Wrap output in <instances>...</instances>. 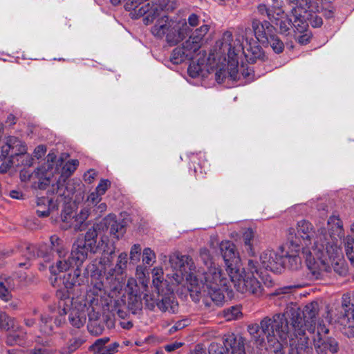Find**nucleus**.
<instances>
[{
	"instance_id": "63",
	"label": "nucleus",
	"mask_w": 354,
	"mask_h": 354,
	"mask_svg": "<svg viewBox=\"0 0 354 354\" xmlns=\"http://www.w3.org/2000/svg\"><path fill=\"white\" fill-rule=\"evenodd\" d=\"M347 319L346 324L348 327H354V308H349L345 313L343 319Z\"/></svg>"
},
{
	"instance_id": "55",
	"label": "nucleus",
	"mask_w": 354,
	"mask_h": 354,
	"mask_svg": "<svg viewBox=\"0 0 354 354\" xmlns=\"http://www.w3.org/2000/svg\"><path fill=\"white\" fill-rule=\"evenodd\" d=\"M156 259L155 252L149 248H146L143 250L142 261L144 263L151 265Z\"/></svg>"
},
{
	"instance_id": "33",
	"label": "nucleus",
	"mask_w": 354,
	"mask_h": 354,
	"mask_svg": "<svg viewBox=\"0 0 354 354\" xmlns=\"http://www.w3.org/2000/svg\"><path fill=\"white\" fill-rule=\"evenodd\" d=\"M84 342V340L80 337H74L70 339L66 346H63L59 351L60 354H73Z\"/></svg>"
},
{
	"instance_id": "21",
	"label": "nucleus",
	"mask_w": 354,
	"mask_h": 354,
	"mask_svg": "<svg viewBox=\"0 0 354 354\" xmlns=\"http://www.w3.org/2000/svg\"><path fill=\"white\" fill-rule=\"evenodd\" d=\"M337 248L339 249V252L335 257H333L330 259L328 262V269L326 272L323 273L322 277H316V275L314 274L313 270H310L312 276L315 279H321L327 277L329 273L331 272L332 270H334L335 272L337 273L339 275H345L347 272V268L344 263V261L341 258L342 251L340 248L337 245Z\"/></svg>"
},
{
	"instance_id": "20",
	"label": "nucleus",
	"mask_w": 354,
	"mask_h": 354,
	"mask_svg": "<svg viewBox=\"0 0 354 354\" xmlns=\"http://www.w3.org/2000/svg\"><path fill=\"white\" fill-rule=\"evenodd\" d=\"M196 53L197 52L185 41L181 46H178L172 50L170 61L174 64H180L186 60L193 59Z\"/></svg>"
},
{
	"instance_id": "15",
	"label": "nucleus",
	"mask_w": 354,
	"mask_h": 354,
	"mask_svg": "<svg viewBox=\"0 0 354 354\" xmlns=\"http://www.w3.org/2000/svg\"><path fill=\"white\" fill-rule=\"evenodd\" d=\"M220 251L225 263L228 274L232 271L238 270L237 265L240 259L234 244L229 241H222L220 243Z\"/></svg>"
},
{
	"instance_id": "41",
	"label": "nucleus",
	"mask_w": 354,
	"mask_h": 354,
	"mask_svg": "<svg viewBox=\"0 0 354 354\" xmlns=\"http://www.w3.org/2000/svg\"><path fill=\"white\" fill-rule=\"evenodd\" d=\"M329 230L339 236L342 233V223L338 216H331L328 220Z\"/></svg>"
},
{
	"instance_id": "22",
	"label": "nucleus",
	"mask_w": 354,
	"mask_h": 354,
	"mask_svg": "<svg viewBox=\"0 0 354 354\" xmlns=\"http://www.w3.org/2000/svg\"><path fill=\"white\" fill-rule=\"evenodd\" d=\"M195 57H198L196 60L194 58L192 60L187 71L192 77H197L199 76L204 77L205 73L204 70L207 68L206 65V53L205 51L198 52Z\"/></svg>"
},
{
	"instance_id": "18",
	"label": "nucleus",
	"mask_w": 354,
	"mask_h": 354,
	"mask_svg": "<svg viewBox=\"0 0 354 354\" xmlns=\"http://www.w3.org/2000/svg\"><path fill=\"white\" fill-rule=\"evenodd\" d=\"M252 27L256 38L262 44H266L274 35V27L267 21L261 22L254 19L252 21Z\"/></svg>"
},
{
	"instance_id": "11",
	"label": "nucleus",
	"mask_w": 354,
	"mask_h": 354,
	"mask_svg": "<svg viewBox=\"0 0 354 354\" xmlns=\"http://www.w3.org/2000/svg\"><path fill=\"white\" fill-rule=\"evenodd\" d=\"M53 175V171H48L46 166H41L31 173L26 169L21 170L20 179L29 183L32 189L44 190L50 185Z\"/></svg>"
},
{
	"instance_id": "19",
	"label": "nucleus",
	"mask_w": 354,
	"mask_h": 354,
	"mask_svg": "<svg viewBox=\"0 0 354 354\" xmlns=\"http://www.w3.org/2000/svg\"><path fill=\"white\" fill-rule=\"evenodd\" d=\"M313 344L317 354H327L328 352L335 354L339 351V344L332 337H313Z\"/></svg>"
},
{
	"instance_id": "44",
	"label": "nucleus",
	"mask_w": 354,
	"mask_h": 354,
	"mask_svg": "<svg viewBox=\"0 0 354 354\" xmlns=\"http://www.w3.org/2000/svg\"><path fill=\"white\" fill-rule=\"evenodd\" d=\"M254 237V232L252 228H248L243 233V239L248 252L254 254L252 250V241Z\"/></svg>"
},
{
	"instance_id": "47",
	"label": "nucleus",
	"mask_w": 354,
	"mask_h": 354,
	"mask_svg": "<svg viewBox=\"0 0 354 354\" xmlns=\"http://www.w3.org/2000/svg\"><path fill=\"white\" fill-rule=\"evenodd\" d=\"M162 281L163 272L162 268H154L152 271V283L158 292H159V288Z\"/></svg>"
},
{
	"instance_id": "9",
	"label": "nucleus",
	"mask_w": 354,
	"mask_h": 354,
	"mask_svg": "<svg viewBox=\"0 0 354 354\" xmlns=\"http://www.w3.org/2000/svg\"><path fill=\"white\" fill-rule=\"evenodd\" d=\"M301 241L292 230L290 231L288 237V242L285 246L281 247L283 249V267L292 270H298L301 266V257L298 255Z\"/></svg>"
},
{
	"instance_id": "30",
	"label": "nucleus",
	"mask_w": 354,
	"mask_h": 354,
	"mask_svg": "<svg viewBox=\"0 0 354 354\" xmlns=\"http://www.w3.org/2000/svg\"><path fill=\"white\" fill-rule=\"evenodd\" d=\"M158 308L162 312L174 313L178 310V302L173 296L162 297L158 301Z\"/></svg>"
},
{
	"instance_id": "25",
	"label": "nucleus",
	"mask_w": 354,
	"mask_h": 354,
	"mask_svg": "<svg viewBox=\"0 0 354 354\" xmlns=\"http://www.w3.org/2000/svg\"><path fill=\"white\" fill-rule=\"evenodd\" d=\"M88 252L84 245L78 239L73 243L71 255L68 257L70 261L74 266L79 267L87 259Z\"/></svg>"
},
{
	"instance_id": "60",
	"label": "nucleus",
	"mask_w": 354,
	"mask_h": 354,
	"mask_svg": "<svg viewBox=\"0 0 354 354\" xmlns=\"http://www.w3.org/2000/svg\"><path fill=\"white\" fill-rule=\"evenodd\" d=\"M141 248L139 244H134L130 251V259L133 261H138L140 259Z\"/></svg>"
},
{
	"instance_id": "1",
	"label": "nucleus",
	"mask_w": 354,
	"mask_h": 354,
	"mask_svg": "<svg viewBox=\"0 0 354 354\" xmlns=\"http://www.w3.org/2000/svg\"><path fill=\"white\" fill-rule=\"evenodd\" d=\"M199 257L207 267V271L201 269L196 271L193 259L188 255L180 252L170 254L166 264L167 277L173 285L186 286L192 296L195 294V301L201 296L207 307L211 306V301L217 306H221L225 299L223 291L228 290V277L213 263L207 248L200 250Z\"/></svg>"
},
{
	"instance_id": "57",
	"label": "nucleus",
	"mask_w": 354,
	"mask_h": 354,
	"mask_svg": "<svg viewBox=\"0 0 354 354\" xmlns=\"http://www.w3.org/2000/svg\"><path fill=\"white\" fill-rule=\"evenodd\" d=\"M6 281H0V298L4 301H8L12 298V295L6 286Z\"/></svg>"
},
{
	"instance_id": "53",
	"label": "nucleus",
	"mask_w": 354,
	"mask_h": 354,
	"mask_svg": "<svg viewBox=\"0 0 354 354\" xmlns=\"http://www.w3.org/2000/svg\"><path fill=\"white\" fill-rule=\"evenodd\" d=\"M295 40L301 45H306L310 43L313 34L310 30L305 31L302 33L294 34Z\"/></svg>"
},
{
	"instance_id": "32",
	"label": "nucleus",
	"mask_w": 354,
	"mask_h": 354,
	"mask_svg": "<svg viewBox=\"0 0 354 354\" xmlns=\"http://www.w3.org/2000/svg\"><path fill=\"white\" fill-rule=\"evenodd\" d=\"M28 252V259H35L36 257H42L46 259V261L50 260V256L48 254V247L46 244H41L38 247L35 245H30L26 248Z\"/></svg>"
},
{
	"instance_id": "5",
	"label": "nucleus",
	"mask_w": 354,
	"mask_h": 354,
	"mask_svg": "<svg viewBox=\"0 0 354 354\" xmlns=\"http://www.w3.org/2000/svg\"><path fill=\"white\" fill-rule=\"evenodd\" d=\"M165 2L158 3L162 9L159 8L158 14L153 19L155 24L151 32L154 37L165 38L167 44L174 46L185 38L192 32V29L189 28L185 20L176 21L166 15H161L162 12L174 8V1H168L167 3Z\"/></svg>"
},
{
	"instance_id": "16",
	"label": "nucleus",
	"mask_w": 354,
	"mask_h": 354,
	"mask_svg": "<svg viewBox=\"0 0 354 354\" xmlns=\"http://www.w3.org/2000/svg\"><path fill=\"white\" fill-rule=\"evenodd\" d=\"M261 265L266 270L274 272H279L283 267V249L281 254L274 250H266L260 256Z\"/></svg>"
},
{
	"instance_id": "17",
	"label": "nucleus",
	"mask_w": 354,
	"mask_h": 354,
	"mask_svg": "<svg viewBox=\"0 0 354 354\" xmlns=\"http://www.w3.org/2000/svg\"><path fill=\"white\" fill-rule=\"evenodd\" d=\"M288 342L290 347L289 354H311L313 352L308 336L301 337L290 333L288 337Z\"/></svg>"
},
{
	"instance_id": "37",
	"label": "nucleus",
	"mask_w": 354,
	"mask_h": 354,
	"mask_svg": "<svg viewBox=\"0 0 354 354\" xmlns=\"http://www.w3.org/2000/svg\"><path fill=\"white\" fill-rule=\"evenodd\" d=\"M74 265L70 261L69 257L67 260L59 259L57 261L55 266H52L50 268V272L55 275L58 274L59 272L67 271L71 267Z\"/></svg>"
},
{
	"instance_id": "46",
	"label": "nucleus",
	"mask_w": 354,
	"mask_h": 354,
	"mask_svg": "<svg viewBox=\"0 0 354 354\" xmlns=\"http://www.w3.org/2000/svg\"><path fill=\"white\" fill-rule=\"evenodd\" d=\"M78 240L83 243L88 252H90L91 253L95 254L98 252L102 248L101 240L97 243V240L82 241L80 240V239H78Z\"/></svg>"
},
{
	"instance_id": "14",
	"label": "nucleus",
	"mask_w": 354,
	"mask_h": 354,
	"mask_svg": "<svg viewBox=\"0 0 354 354\" xmlns=\"http://www.w3.org/2000/svg\"><path fill=\"white\" fill-rule=\"evenodd\" d=\"M91 214L90 209L87 207L82 208L80 212L73 215L72 212L66 211L62 214L63 228H73L75 231H82L86 227V220Z\"/></svg>"
},
{
	"instance_id": "51",
	"label": "nucleus",
	"mask_w": 354,
	"mask_h": 354,
	"mask_svg": "<svg viewBox=\"0 0 354 354\" xmlns=\"http://www.w3.org/2000/svg\"><path fill=\"white\" fill-rule=\"evenodd\" d=\"M241 315L239 306H231L224 310V316L227 320L238 319Z\"/></svg>"
},
{
	"instance_id": "62",
	"label": "nucleus",
	"mask_w": 354,
	"mask_h": 354,
	"mask_svg": "<svg viewBox=\"0 0 354 354\" xmlns=\"http://www.w3.org/2000/svg\"><path fill=\"white\" fill-rule=\"evenodd\" d=\"M110 185L111 182L109 180H101L97 186L95 191L102 196L105 194Z\"/></svg>"
},
{
	"instance_id": "12",
	"label": "nucleus",
	"mask_w": 354,
	"mask_h": 354,
	"mask_svg": "<svg viewBox=\"0 0 354 354\" xmlns=\"http://www.w3.org/2000/svg\"><path fill=\"white\" fill-rule=\"evenodd\" d=\"M239 62L234 57L224 58L223 62L216 64L215 67L207 68V72H214L215 80L218 84L223 83L226 79L236 81L238 75Z\"/></svg>"
},
{
	"instance_id": "3",
	"label": "nucleus",
	"mask_w": 354,
	"mask_h": 354,
	"mask_svg": "<svg viewBox=\"0 0 354 354\" xmlns=\"http://www.w3.org/2000/svg\"><path fill=\"white\" fill-rule=\"evenodd\" d=\"M282 319L283 316L274 315L272 318H263L260 325L248 326V331L253 340L250 354H267L266 339L274 351L280 350L283 344H288V327L287 324L283 325Z\"/></svg>"
},
{
	"instance_id": "38",
	"label": "nucleus",
	"mask_w": 354,
	"mask_h": 354,
	"mask_svg": "<svg viewBox=\"0 0 354 354\" xmlns=\"http://www.w3.org/2000/svg\"><path fill=\"white\" fill-rule=\"evenodd\" d=\"M274 23L275 26L279 28L280 33L286 35L290 34L292 28V19H289L286 15L280 18L279 21L277 20Z\"/></svg>"
},
{
	"instance_id": "27",
	"label": "nucleus",
	"mask_w": 354,
	"mask_h": 354,
	"mask_svg": "<svg viewBox=\"0 0 354 354\" xmlns=\"http://www.w3.org/2000/svg\"><path fill=\"white\" fill-rule=\"evenodd\" d=\"M103 224L110 228V234L113 235L117 239L123 235L124 233V225L118 222L115 219V216L109 214L103 219Z\"/></svg>"
},
{
	"instance_id": "54",
	"label": "nucleus",
	"mask_w": 354,
	"mask_h": 354,
	"mask_svg": "<svg viewBox=\"0 0 354 354\" xmlns=\"http://www.w3.org/2000/svg\"><path fill=\"white\" fill-rule=\"evenodd\" d=\"M100 230V225L97 224L89 228L84 234V239H80L82 241H91L97 240L98 235L97 230Z\"/></svg>"
},
{
	"instance_id": "34",
	"label": "nucleus",
	"mask_w": 354,
	"mask_h": 354,
	"mask_svg": "<svg viewBox=\"0 0 354 354\" xmlns=\"http://www.w3.org/2000/svg\"><path fill=\"white\" fill-rule=\"evenodd\" d=\"M127 254L122 252L118 257V261L114 268L110 270V275H121L127 268Z\"/></svg>"
},
{
	"instance_id": "23",
	"label": "nucleus",
	"mask_w": 354,
	"mask_h": 354,
	"mask_svg": "<svg viewBox=\"0 0 354 354\" xmlns=\"http://www.w3.org/2000/svg\"><path fill=\"white\" fill-rule=\"evenodd\" d=\"M209 30L208 25H203L199 28H196L189 36V39H187L186 44L190 45L197 53L201 52L200 50L203 38L207 35Z\"/></svg>"
},
{
	"instance_id": "39",
	"label": "nucleus",
	"mask_w": 354,
	"mask_h": 354,
	"mask_svg": "<svg viewBox=\"0 0 354 354\" xmlns=\"http://www.w3.org/2000/svg\"><path fill=\"white\" fill-rule=\"evenodd\" d=\"M267 16L273 23L285 16L284 11L279 5L268 6Z\"/></svg>"
},
{
	"instance_id": "28",
	"label": "nucleus",
	"mask_w": 354,
	"mask_h": 354,
	"mask_svg": "<svg viewBox=\"0 0 354 354\" xmlns=\"http://www.w3.org/2000/svg\"><path fill=\"white\" fill-rule=\"evenodd\" d=\"M85 305L81 310L71 308L69 311L68 320L72 326L80 328L86 323V313L85 312Z\"/></svg>"
},
{
	"instance_id": "56",
	"label": "nucleus",
	"mask_w": 354,
	"mask_h": 354,
	"mask_svg": "<svg viewBox=\"0 0 354 354\" xmlns=\"http://www.w3.org/2000/svg\"><path fill=\"white\" fill-rule=\"evenodd\" d=\"M109 342V337H102L95 340V342L91 346V350L94 352L95 354L99 352L101 348L106 346V344Z\"/></svg>"
},
{
	"instance_id": "4",
	"label": "nucleus",
	"mask_w": 354,
	"mask_h": 354,
	"mask_svg": "<svg viewBox=\"0 0 354 354\" xmlns=\"http://www.w3.org/2000/svg\"><path fill=\"white\" fill-rule=\"evenodd\" d=\"M218 53L234 57L239 62V55H244L249 64L258 60L263 61L265 54L261 47L252 38V30L250 28L238 27L234 36L227 30L223 32L221 39L216 42Z\"/></svg>"
},
{
	"instance_id": "10",
	"label": "nucleus",
	"mask_w": 354,
	"mask_h": 354,
	"mask_svg": "<svg viewBox=\"0 0 354 354\" xmlns=\"http://www.w3.org/2000/svg\"><path fill=\"white\" fill-rule=\"evenodd\" d=\"M160 1H127L124 7L126 10L131 11L132 18H139L144 15L146 24L153 22V19L158 14L161 5H158Z\"/></svg>"
},
{
	"instance_id": "6",
	"label": "nucleus",
	"mask_w": 354,
	"mask_h": 354,
	"mask_svg": "<svg viewBox=\"0 0 354 354\" xmlns=\"http://www.w3.org/2000/svg\"><path fill=\"white\" fill-rule=\"evenodd\" d=\"M319 312V304L313 301L306 304L303 310L299 308H287L283 316V325L287 324L289 334L297 336H307L304 328L309 333H314Z\"/></svg>"
},
{
	"instance_id": "31",
	"label": "nucleus",
	"mask_w": 354,
	"mask_h": 354,
	"mask_svg": "<svg viewBox=\"0 0 354 354\" xmlns=\"http://www.w3.org/2000/svg\"><path fill=\"white\" fill-rule=\"evenodd\" d=\"M80 270L77 268L73 272H68L64 276L63 284L68 290L76 286L77 285H80Z\"/></svg>"
},
{
	"instance_id": "43",
	"label": "nucleus",
	"mask_w": 354,
	"mask_h": 354,
	"mask_svg": "<svg viewBox=\"0 0 354 354\" xmlns=\"http://www.w3.org/2000/svg\"><path fill=\"white\" fill-rule=\"evenodd\" d=\"M88 332L95 335L98 336L101 335L104 331V326L100 324L96 320H93L92 315L89 316V322L87 326Z\"/></svg>"
},
{
	"instance_id": "7",
	"label": "nucleus",
	"mask_w": 354,
	"mask_h": 354,
	"mask_svg": "<svg viewBox=\"0 0 354 354\" xmlns=\"http://www.w3.org/2000/svg\"><path fill=\"white\" fill-rule=\"evenodd\" d=\"M291 12L294 17L292 20V28L294 34L302 33L310 30L308 19L313 15V8H316L317 1H290Z\"/></svg>"
},
{
	"instance_id": "29",
	"label": "nucleus",
	"mask_w": 354,
	"mask_h": 354,
	"mask_svg": "<svg viewBox=\"0 0 354 354\" xmlns=\"http://www.w3.org/2000/svg\"><path fill=\"white\" fill-rule=\"evenodd\" d=\"M27 333L21 326H17L13 333L6 336V343L8 346L22 345L26 339Z\"/></svg>"
},
{
	"instance_id": "2",
	"label": "nucleus",
	"mask_w": 354,
	"mask_h": 354,
	"mask_svg": "<svg viewBox=\"0 0 354 354\" xmlns=\"http://www.w3.org/2000/svg\"><path fill=\"white\" fill-rule=\"evenodd\" d=\"M301 241L302 254L306 258L307 266L310 270H313L316 277H320L328 269L330 259L337 255L339 252L337 245L333 240L327 238L326 233H315L311 223L306 220L297 222V232L293 228L288 230Z\"/></svg>"
},
{
	"instance_id": "36",
	"label": "nucleus",
	"mask_w": 354,
	"mask_h": 354,
	"mask_svg": "<svg viewBox=\"0 0 354 354\" xmlns=\"http://www.w3.org/2000/svg\"><path fill=\"white\" fill-rule=\"evenodd\" d=\"M37 207H42L44 205V209H37L36 213L39 217H47L49 216L50 212V205L52 203V200L48 199L46 197L38 198L37 199Z\"/></svg>"
},
{
	"instance_id": "24",
	"label": "nucleus",
	"mask_w": 354,
	"mask_h": 354,
	"mask_svg": "<svg viewBox=\"0 0 354 354\" xmlns=\"http://www.w3.org/2000/svg\"><path fill=\"white\" fill-rule=\"evenodd\" d=\"M15 148H17L14 152L15 155L23 154L26 152V145L24 142H22L16 137L11 136L8 138L6 143L1 147V156L3 158L7 157L10 149H15Z\"/></svg>"
},
{
	"instance_id": "59",
	"label": "nucleus",
	"mask_w": 354,
	"mask_h": 354,
	"mask_svg": "<svg viewBox=\"0 0 354 354\" xmlns=\"http://www.w3.org/2000/svg\"><path fill=\"white\" fill-rule=\"evenodd\" d=\"M119 344L114 342L101 348L96 354H114L118 351Z\"/></svg>"
},
{
	"instance_id": "35",
	"label": "nucleus",
	"mask_w": 354,
	"mask_h": 354,
	"mask_svg": "<svg viewBox=\"0 0 354 354\" xmlns=\"http://www.w3.org/2000/svg\"><path fill=\"white\" fill-rule=\"evenodd\" d=\"M15 318L10 317L5 311L0 310V330L8 331L14 329L15 326Z\"/></svg>"
},
{
	"instance_id": "50",
	"label": "nucleus",
	"mask_w": 354,
	"mask_h": 354,
	"mask_svg": "<svg viewBox=\"0 0 354 354\" xmlns=\"http://www.w3.org/2000/svg\"><path fill=\"white\" fill-rule=\"evenodd\" d=\"M79 165L77 160H71L68 161L62 168V174L66 177L70 176L77 169Z\"/></svg>"
},
{
	"instance_id": "26",
	"label": "nucleus",
	"mask_w": 354,
	"mask_h": 354,
	"mask_svg": "<svg viewBox=\"0 0 354 354\" xmlns=\"http://www.w3.org/2000/svg\"><path fill=\"white\" fill-rule=\"evenodd\" d=\"M102 248L98 252L102 253L100 263L106 266L110 265L113 260V254L115 252L114 244H110L108 241L101 239Z\"/></svg>"
},
{
	"instance_id": "45",
	"label": "nucleus",
	"mask_w": 354,
	"mask_h": 354,
	"mask_svg": "<svg viewBox=\"0 0 354 354\" xmlns=\"http://www.w3.org/2000/svg\"><path fill=\"white\" fill-rule=\"evenodd\" d=\"M346 254L354 266V240L350 236H346L344 240Z\"/></svg>"
},
{
	"instance_id": "13",
	"label": "nucleus",
	"mask_w": 354,
	"mask_h": 354,
	"mask_svg": "<svg viewBox=\"0 0 354 354\" xmlns=\"http://www.w3.org/2000/svg\"><path fill=\"white\" fill-rule=\"evenodd\" d=\"M209 354H245L244 342L241 337L234 334L228 335L223 342V346L212 343L209 347Z\"/></svg>"
},
{
	"instance_id": "8",
	"label": "nucleus",
	"mask_w": 354,
	"mask_h": 354,
	"mask_svg": "<svg viewBox=\"0 0 354 354\" xmlns=\"http://www.w3.org/2000/svg\"><path fill=\"white\" fill-rule=\"evenodd\" d=\"M229 284L233 283L236 290L241 294L260 297L262 295L263 287L257 279L250 273H245L243 276L239 270L231 272L229 274Z\"/></svg>"
},
{
	"instance_id": "58",
	"label": "nucleus",
	"mask_w": 354,
	"mask_h": 354,
	"mask_svg": "<svg viewBox=\"0 0 354 354\" xmlns=\"http://www.w3.org/2000/svg\"><path fill=\"white\" fill-rule=\"evenodd\" d=\"M189 324V320L184 319L177 321L174 326L169 328V333L172 334L177 330H181Z\"/></svg>"
},
{
	"instance_id": "49",
	"label": "nucleus",
	"mask_w": 354,
	"mask_h": 354,
	"mask_svg": "<svg viewBox=\"0 0 354 354\" xmlns=\"http://www.w3.org/2000/svg\"><path fill=\"white\" fill-rule=\"evenodd\" d=\"M64 183V180H57L56 185H53V192L57 194L58 196H64L65 198H66L70 196V193L66 189Z\"/></svg>"
},
{
	"instance_id": "61",
	"label": "nucleus",
	"mask_w": 354,
	"mask_h": 354,
	"mask_svg": "<svg viewBox=\"0 0 354 354\" xmlns=\"http://www.w3.org/2000/svg\"><path fill=\"white\" fill-rule=\"evenodd\" d=\"M102 200V195L100 194L97 192L95 190V192H91L87 198L88 205H96L98 203Z\"/></svg>"
},
{
	"instance_id": "48",
	"label": "nucleus",
	"mask_w": 354,
	"mask_h": 354,
	"mask_svg": "<svg viewBox=\"0 0 354 354\" xmlns=\"http://www.w3.org/2000/svg\"><path fill=\"white\" fill-rule=\"evenodd\" d=\"M266 44H270L271 48L276 53H281L284 49L283 41L276 35L272 37Z\"/></svg>"
},
{
	"instance_id": "42",
	"label": "nucleus",
	"mask_w": 354,
	"mask_h": 354,
	"mask_svg": "<svg viewBox=\"0 0 354 354\" xmlns=\"http://www.w3.org/2000/svg\"><path fill=\"white\" fill-rule=\"evenodd\" d=\"M50 241L52 245L51 250L56 252L60 259L64 257L66 252L61 245L62 240L56 235H54L50 237Z\"/></svg>"
},
{
	"instance_id": "40",
	"label": "nucleus",
	"mask_w": 354,
	"mask_h": 354,
	"mask_svg": "<svg viewBox=\"0 0 354 354\" xmlns=\"http://www.w3.org/2000/svg\"><path fill=\"white\" fill-rule=\"evenodd\" d=\"M158 292L156 295L155 294H145L143 297V301L145 306L151 310H153L156 307L158 308V304L160 301V296Z\"/></svg>"
},
{
	"instance_id": "64",
	"label": "nucleus",
	"mask_w": 354,
	"mask_h": 354,
	"mask_svg": "<svg viewBox=\"0 0 354 354\" xmlns=\"http://www.w3.org/2000/svg\"><path fill=\"white\" fill-rule=\"evenodd\" d=\"M28 354H53V352L48 348H42L35 346L33 348L28 350Z\"/></svg>"
},
{
	"instance_id": "52",
	"label": "nucleus",
	"mask_w": 354,
	"mask_h": 354,
	"mask_svg": "<svg viewBox=\"0 0 354 354\" xmlns=\"http://www.w3.org/2000/svg\"><path fill=\"white\" fill-rule=\"evenodd\" d=\"M316 8H313V15L310 16V21L311 26L314 28H319L323 24V21L321 17L318 16L316 13L319 12V7L318 6V3H316Z\"/></svg>"
}]
</instances>
